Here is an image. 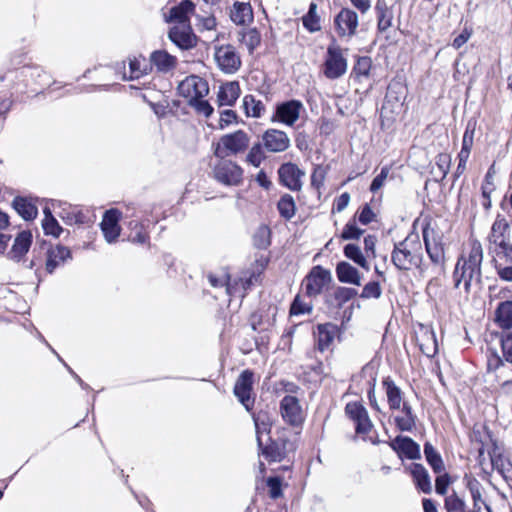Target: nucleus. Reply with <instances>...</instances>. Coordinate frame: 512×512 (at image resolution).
I'll return each instance as SVG.
<instances>
[{"instance_id": "f257e3e1", "label": "nucleus", "mask_w": 512, "mask_h": 512, "mask_svg": "<svg viewBox=\"0 0 512 512\" xmlns=\"http://www.w3.org/2000/svg\"><path fill=\"white\" fill-rule=\"evenodd\" d=\"M260 454L268 462H281L289 452L296 449L294 443L289 439V431L282 428L277 431V437H268L267 443L264 444L261 437H258L257 443Z\"/></svg>"}, {"instance_id": "f03ea898", "label": "nucleus", "mask_w": 512, "mask_h": 512, "mask_svg": "<svg viewBox=\"0 0 512 512\" xmlns=\"http://www.w3.org/2000/svg\"><path fill=\"white\" fill-rule=\"evenodd\" d=\"M250 144V137L244 130H237L233 133L221 136L218 143L213 144V154L216 158L223 160L230 155H237L244 152Z\"/></svg>"}, {"instance_id": "7ed1b4c3", "label": "nucleus", "mask_w": 512, "mask_h": 512, "mask_svg": "<svg viewBox=\"0 0 512 512\" xmlns=\"http://www.w3.org/2000/svg\"><path fill=\"white\" fill-rule=\"evenodd\" d=\"M414 245L418 247L417 250L421 249L419 243ZM391 260L398 270L408 271L412 266L420 268L423 256L420 251H414L412 248H409L408 239L406 238L394 244Z\"/></svg>"}, {"instance_id": "20e7f679", "label": "nucleus", "mask_w": 512, "mask_h": 512, "mask_svg": "<svg viewBox=\"0 0 512 512\" xmlns=\"http://www.w3.org/2000/svg\"><path fill=\"white\" fill-rule=\"evenodd\" d=\"M347 66V59L343 56L341 47L336 44L335 37L332 36L323 63V74L326 78L335 80L346 73Z\"/></svg>"}, {"instance_id": "39448f33", "label": "nucleus", "mask_w": 512, "mask_h": 512, "mask_svg": "<svg viewBox=\"0 0 512 512\" xmlns=\"http://www.w3.org/2000/svg\"><path fill=\"white\" fill-rule=\"evenodd\" d=\"M333 282L331 271L321 265L313 266L303 279L302 285L308 297L322 294L324 288Z\"/></svg>"}, {"instance_id": "423d86ee", "label": "nucleus", "mask_w": 512, "mask_h": 512, "mask_svg": "<svg viewBox=\"0 0 512 512\" xmlns=\"http://www.w3.org/2000/svg\"><path fill=\"white\" fill-rule=\"evenodd\" d=\"M254 372L250 369L243 370L234 385L233 393L244 408L251 412L255 398L252 397Z\"/></svg>"}, {"instance_id": "0eeeda50", "label": "nucleus", "mask_w": 512, "mask_h": 512, "mask_svg": "<svg viewBox=\"0 0 512 512\" xmlns=\"http://www.w3.org/2000/svg\"><path fill=\"white\" fill-rule=\"evenodd\" d=\"M214 178L221 184L226 186H237L242 182L243 169L231 160L220 161L214 166Z\"/></svg>"}, {"instance_id": "6e6552de", "label": "nucleus", "mask_w": 512, "mask_h": 512, "mask_svg": "<svg viewBox=\"0 0 512 512\" xmlns=\"http://www.w3.org/2000/svg\"><path fill=\"white\" fill-rule=\"evenodd\" d=\"M346 416L355 424V433L358 435L368 434L372 427V421L367 409L359 401L348 402L345 406Z\"/></svg>"}, {"instance_id": "1a4fd4ad", "label": "nucleus", "mask_w": 512, "mask_h": 512, "mask_svg": "<svg viewBox=\"0 0 512 512\" xmlns=\"http://www.w3.org/2000/svg\"><path fill=\"white\" fill-rule=\"evenodd\" d=\"M303 109V104L300 100L290 99L276 104L275 113L272 116V122H281L288 126L294 123L300 117V111Z\"/></svg>"}, {"instance_id": "9d476101", "label": "nucleus", "mask_w": 512, "mask_h": 512, "mask_svg": "<svg viewBox=\"0 0 512 512\" xmlns=\"http://www.w3.org/2000/svg\"><path fill=\"white\" fill-rule=\"evenodd\" d=\"M422 237L425 245L426 252L432 263L438 265L444 262V248L442 244V236L439 235L434 229L430 228L429 224L423 227Z\"/></svg>"}, {"instance_id": "9b49d317", "label": "nucleus", "mask_w": 512, "mask_h": 512, "mask_svg": "<svg viewBox=\"0 0 512 512\" xmlns=\"http://www.w3.org/2000/svg\"><path fill=\"white\" fill-rule=\"evenodd\" d=\"M358 24V14L350 8H342L334 17V26L339 37L355 36Z\"/></svg>"}, {"instance_id": "f8f14e48", "label": "nucleus", "mask_w": 512, "mask_h": 512, "mask_svg": "<svg viewBox=\"0 0 512 512\" xmlns=\"http://www.w3.org/2000/svg\"><path fill=\"white\" fill-rule=\"evenodd\" d=\"M279 183L291 191H300L303 183L301 178L305 172L301 170L295 163L285 162L278 168Z\"/></svg>"}, {"instance_id": "ddd939ff", "label": "nucleus", "mask_w": 512, "mask_h": 512, "mask_svg": "<svg viewBox=\"0 0 512 512\" xmlns=\"http://www.w3.org/2000/svg\"><path fill=\"white\" fill-rule=\"evenodd\" d=\"M389 446L399 458H407L409 460L421 459L420 445L409 436L397 435L389 443Z\"/></svg>"}, {"instance_id": "4468645a", "label": "nucleus", "mask_w": 512, "mask_h": 512, "mask_svg": "<svg viewBox=\"0 0 512 512\" xmlns=\"http://www.w3.org/2000/svg\"><path fill=\"white\" fill-rule=\"evenodd\" d=\"M358 295L355 288L345 286H335L331 291L326 289L324 292V304L329 310H339L345 303Z\"/></svg>"}, {"instance_id": "2eb2a0df", "label": "nucleus", "mask_w": 512, "mask_h": 512, "mask_svg": "<svg viewBox=\"0 0 512 512\" xmlns=\"http://www.w3.org/2000/svg\"><path fill=\"white\" fill-rule=\"evenodd\" d=\"M488 240L495 245L494 249H500L512 242V230L504 216L500 214L496 216Z\"/></svg>"}, {"instance_id": "dca6fc26", "label": "nucleus", "mask_w": 512, "mask_h": 512, "mask_svg": "<svg viewBox=\"0 0 512 512\" xmlns=\"http://www.w3.org/2000/svg\"><path fill=\"white\" fill-rule=\"evenodd\" d=\"M177 93L181 97L188 98L206 96L209 93L208 82L196 75H190L177 86Z\"/></svg>"}, {"instance_id": "f3484780", "label": "nucleus", "mask_w": 512, "mask_h": 512, "mask_svg": "<svg viewBox=\"0 0 512 512\" xmlns=\"http://www.w3.org/2000/svg\"><path fill=\"white\" fill-rule=\"evenodd\" d=\"M215 59L220 69L225 73H235L241 66V59L235 48L230 44L217 47Z\"/></svg>"}, {"instance_id": "a211bd4d", "label": "nucleus", "mask_w": 512, "mask_h": 512, "mask_svg": "<svg viewBox=\"0 0 512 512\" xmlns=\"http://www.w3.org/2000/svg\"><path fill=\"white\" fill-rule=\"evenodd\" d=\"M120 219L121 212L116 208H111L104 212L102 222L100 223V227L105 240L110 244L116 242V240L120 236Z\"/></svg>"}, {"instance_id": "6ab92c4d", "label": "nucleus", "mask_w": 512, "mask_h": 512, "mask_svg": "<svg viewBox=\"0 0 512 512\" xmlns=\"http://www.w3.org/2000/svg\"><path fill=\"white\" fill-rule=\"evenodd\" d=\"M280 412L284 421L289 425L298 427L303 422L302 409L297 397L286 395L280 401Z\"/></svg>"}, {"instance_id": "aec40b11", "label": "nucleus", "mask_w": 512, "mask_h": 512, "mask_svg": "<svg viewBox=\"0 0 512 512\" xmlns=\"http://www.w3.org/2000/svg\"><path fill=\"white\" fill-rule=\"evenodd\" d=\"M262 143L265 150L270 153L284 152L290 147L288 135L282 130L272 128L262 134Z\"/></svg>"}, {"instance_id": "412c9836", "label": "nucleus", "mask_w": 512, "mask_h": 512, "mask_svg": "<svg viewBox=\"0 0 512 512\" xmlns=\"http://www.w3.org/2000/svg\"><path fill=\"white\" fill-rule=\"evenodd\" d=\"M169 40L181 50H190L197 45L198 38L193 33L191 24L180 28L173 26L168 31Z\"/></svg>"}, {"instance_id": "4be33fe9", "label": "nucleus", "mask_w": 512, "mask_h": 512, "mask_svg": "<svg viewBox=\"0 0 512 512\" xmlns=\"http://www.w3.org/2000/svg\"><path fill=\"white\" fill-rule=\"evenodd\" d=\"M483 260V250L480 243L474 244L471 248L467 259L464 258L461 264L469 269L468 278L466 280V292L470 291L471 282L475 276L481 277V263Z\"/></svg>"}, {"instance_id": "5701e85b", "label": "nucleus", "mask_w": 512, "mask_h": 512, "mask_svg": "<svg viewBox=\"0 0 512 512\" xmlns=\"http://www.w3.org/2000/svg\"><path fill=\"white\" fill-rule=\"evenodd\" d=\"M195 7L192 0H182L179 4L171 7L168 14H164V21L187 26L190 24V15L195 12Z\"/></svg>"}, {"instance_id": "b1692460", "label": "nucleus", "mask_w": 512, "mask_h": 512, "mask_svg": "<svg viewBox=\"0 0 512 512\" xmlns=\"http://www.w3.org/2000/svg\"><path fill=\"white\" fill-rule=\"evenodd\" d=\"M33 242V235L30 230L20 231L14 240L12 248L8 253L12 260L19 262L29 251Z\"/></svg>"}, {"instance_id": "393cba45", "label": "nucleus", "mask_w": 512, "mask_h": 512, "mask_svg": "<svg viewBox=\"0 0 512 512\" xmlns=\"http://www.w3.org/2000/svg\"><path fill=\"white\" fill-rule=\"evenodd\" d=\"M335 273L338 281L343 284L360 286L362 275L359 270L347 261L336 264Z\"/></svg>"}, {"instance_id": "a878e982", "label": "nucleus", "mask_w": 512, "mask_h": 512, "mask_svg": "<svg viewBox=\"0 0 512 512\" xmlns=\"http://www.w3.org/2000/svg\"><path fill=\"white\" fill-rule=\"evenodd\" d=\"M45 257V269L47 273L53 274L56 268L59 267L61 263H64L67 260L72 259V253L68 247L63 246L61 244H57L55 246V249L49 250L48 255H46Z\"/></svg>"}, {"instance_id": "bb28decb", "label": "nucleus", "mask_w": 512, "mask_h": 512, "mask_svg": "<svg viewBox=\"0 0 512 512\" xmlns=\"http://www.w3.org/2000/svg\"><path fill=\"white\" fill-rule=\"evenodd\" d=\"M230 19L238 26H246L253 22V9L249 2L236 1L230 11Z\"/></svg>"}, {"instance_id": "cd10ccee", "label": "nucleus", "mask_w": 512, "mask_h": 512, "mask_svg": "<svg viewBox=\"0 0 512 512\" xmlns=\"http://www.w3.org/2000/svg\"><path fill=\"white\" fill-rule=\"evenodd\" d=\"M240 86L237 81L224 83L220 86L217 94L219 106H233L240 96Z\"/></svg>"}, {"instance_id": "c85d7f7f", "label": "nucleus", "mask_w": 512, "mask_h": 512, "mask_svg": "<svg viewBox=\"0 0 512 512\" xmlns=\"http://www.w3.org/2000/svg\"><path fill=\"white\" fill-rule=\"evenodd\" d=\"M410 472L416 488L425 494H430L432 485L427 469L420 463H412Z\"/></svg>"}, {"instance_id": "c756f323", "label": "nucleus", "mask_w": 512, "mask_h": 512, "mask_svg": "<svg viewBox=\"0 0 512 512\" xmlns=\"http://www.w3.org/2000/svg\"><path fill=\"white\" fill-rule=\"evenodd\" d=\"M407 95L406 85L398 79H393L387 86L383 108L386 104H402Z\"/></svg>"}, {"instance_id": "7c9ffc66", "label": "nucleus", "mask_w": 512, "mask_h": 512, "mask_svg": "<svg viewBox=\"0 0 512 512\" xmlns=\"http://www.w3.org/2000/svg\"><path fill=\"white\" fill-rule=\"evenodd\" d=\"M151 64H153L158 72L167 73L174 69L177 65V58L169 54L166 50H156L150 55Z\"/></svg>"}, {"instance_id": "2f4dec72", "label": "nucleus", "mask_w": 512, "mask_h": 512, "mask_svg": "<svg viewBox=\"0 0 512 512\" xmlns=\"http://www.w3.org/2000/svg\"><path fill=\"white\" fill-rule=\"evenodd\" d=\"M12 207L25 221H32L38 215L37 206L23 196H16L12 201Z\"/></svg>"}, {"instance_id": "473e14b6", "label": "nucleus", "mask_w": 512, "mask_h": 512, "mask_svg": "<svg viewBox=\"0 0 512 512\" xmlns=\"http://www.w3.org/2000/svg\"><path fill=\"white\" fill-rule=\"evenodd\" d=\"M494 314V322L503 330L511 331L512 300H506L498 303Z\"/></svg>"}, {"instance_id": "72a5a7b5", "label": "nucleus", "mask_w": 512, "mask_h": 512, "mask_svg": "<svg viewBox=\"0 0 512 512\" xmlns=\"http://www.w3.org/2000/svg\"><path fill=\"white\" fill-rule=\"evenodd\" d=\"M382 384L386 392L389 408L391 410H399L403 402L401 389L390 376L385 377Z\"/></svg>"}, {"instance_id": "f704fd0d", "label": "nucleus", "mask_w": 512, "mask_h": 512, "mask_svg": "<svg viewBox=\"0 0 512 512\" xmlns=\"http://www.w3.org/2000/svg\"><path fill=\"white\" fill-rule=\"evenodd\" d=\"M337 330V325L332 323L317 325V347L321 352L325 351L331 345Z\"/></svg>"}, {"instance_id": "c9c22d12", "label": "nucleus", "mask_w": 512, "mask_h": 512, "mask_svg": "<svg viewBox=\"0 0 512 512\" xmlns=\"http://www.w3.org/2000/svg\"><path fill=\"white\" fill-rule=\"evenodd\" d=\"M252 419L255 425L256 441L263 433L270 434L273 424V417L268 410H260L252 413Z\"/></svg>"}, {"instance_id": "e433bc0d", "label": "nucleus", "mask_w": 512, "mask_h": 512, "mask_svg": "<svg viewBox=\"0 0 512 512\" xmlns=\"http://www.w3.org/2000/svg\"><path fill=\"white\" fill-rule=\"evenodd\" d=\"M375 10L377 14V29L379 32H385L392 26L393 12L387 6L385 0H377Z\"/></svg>"}, {"instance_id": "4c0bfd02", "label": "nucleus", "mask_w": 512, "mask_h": 512, "mask_svg": "<svg viewBox=\"0 0 512 512\" xmlns=\"http://www.w3.org/2000/svg\"><path fill=\"white\" fill-rule=\"evenodd\" d=\"M424 455L434 473L440 474L444 470L445 467L441 454L429 441L424 443Z\"/></svg>"}, {"instance_id": "58836bf2", "label": "nucleus", "mask_w": 512, "mask_h": 512, "mask_svg": "<svg viewBox=\"0 0 512 512\" xmlns=\"http://www.w3.org/2000/svg\"><path fill=\"white\" fill-rule=\"evenodd\" d=\"M343 253L346 258L353 261L359 267L369 270L368 261L357 244H346L343 248Z\"/></svg>"}, {"instance_id": "ea45409f", "label": "nucleus", "mask_w": 512, "mask_h": 512, "mask_svg": "<svg viewBox=\"0 0 512 512\" xmlns=\"http://www.w3.org/2000/svg\"><path fill=\"white\" fill-rule=\"evenodd\" d=\"M277 209L282 218L290 220L296 213V203L292 195L285 193L283 194L278 203Z\"/></svg>"}, {"instance_id": "a19ab883", "label": "nucleus", "mask_w": 512, "mask_h": 512, "mask_svg": "<svg viewBox=\"0 0 512 512\" xmlns=\"http://www.w3.org/2000/svg\"><path fill=\"white\" fill-rule=\"evenodd\" d=\"M243 109L247 117L259 118L265 110L261 100H257L253 95H246L243 98Z\"/></svg>"}, {"instance_id": "79ce46f5", "label": "nucleus", "mask_w": 512, "mask_h": 512, "mask_svg": "<svg viewBox=\"0 0 512 512\" xmlns=\"http://www.w3.org/2000/svg\"><path fill=\"white\" fill-rule=\"evenodd\" d=\"M253 246L260 250H266L271 245V230L266 225L257 228L252 237Z\"/></svg>"}, {"instance_id": "37998d69", "label": "nucleus", "mask_w": 512, "mask_h": 512, "mask_svg": "<svg viewBox=\"0 0 512 512\" xmlns=\"http://www.w3.org/2000/svg\"><path fill=\"white\" fill-rule=\"evenodd\" d=\"M240 41L244 42L250 54L261 44V34L257 28H250L247 33L240 32Z\"/></svg>"}, {"instance_id": "c03bdc74", "label": "nucleus", "mask_w": 512, "mask_h": 512, "mask_svg": "<svg viewBox=\"0 0 512 512\" xmlns=\"http://www.w3.org/2000/svg\"><path fill=\"white\" fill-rule=\"evenodd\" d=\"M265 147L263 146L262 141L255 143L249 150L246 161L254 167H259L263 160L267 158L265 152Z\"/></svg>"}, {"instance_id": "a18cd8bd", "label": "nucleus", "mask_w": 512, "mask_h": 512, "mask_svg": "<svg viewBox=\"0 0 512 512\" xmlns=\"http://www.w3.org/2000/svg\"><path fill=\"white\" fill-rule=\"evenodd\" d=\"M204 97L205 96L191 97L187 103L190 107L194 108L198 114H202L208 118L213 114L214 108L209 101L203 99Z\"/></svg>"}, {"instance_id": "49530a36", "label": "nucleus", "mask_w": 512, "mask_h": 512, "mask_svg": "<svg viewBox=\"0 0 512 512\" xmlns=\"http://www.w3.org/2000/svg\"><path fill=\"white\" fill-rule=\"evenodd\" d=\"M364 232H365V230L359 228L356 225L355 218H353L345 224V226L340 234V238L344 241L358 240L364 234Z\"/></svg>"}, {"instance_id": "de8ad7c7", "label": "nucleus", "mask_w": 512, "mask_h": 512, "mask_svg": "<svg viewBox=\"0 0 512 512\" xmlns=\"http://www.w3.org/2000/svg\"><path fill=\"white\" fill-rule=\"evenodd\" d=\"M444 507L448 512H466V503L455 491L445 498Z\"/></svg>"}, {"instance_id": "09e8293b", "label": "nucleus", "mask_w": 512, "mask_h": 512, "mask_svg": "<svg viewBox=\"0 0 512 512\" xmlns=\"http://www.w3.org/2000/svg\"><path fill=\"white\" fill-rule=\"evenodd\" d=\"M483 429H484L486 435L489 437L491 444H492V447L488 452L492 467H497L499 462L502 461L503 455L500 452L497 440L493 438V434H492L491 430L486 425L483 426Z\"/></svg>"}, {"instance_id": "8fccbe9b", "label": "nucleus", "mask_w": 512, "mask_h": 512, "mask_svg": "<svg viewBox=\"0 0 512 512\" xmlns=\"http://www.w3.org/2000/svg\"><path fill=\"white\" fill-rule=\"evenodd\" d=\"M499 337L503 358L512 364V331L501 332Z\"/></svg>"}, {"instance_id": "3c124183", "label": "nucleus", "mask_w": 512, "mask_h": 512, "mask_svg": "<svg viewBox=\"0 0 512 512\" xmlns=\"http://www.w3.org/2000/svg\"><path fill=\"white\" fill-rule=\"evenodd\" d=\"M282 478L280 476H269L266 479L268 487V494L271 499H278L283 495L282 491Z\"/></svg>"}, {"instance_id": "603ef678", "label": "nucleus", "mask_w": 512, "mask_h": 512, "mask_svg": "<svg viewBox=\"0 0 512 512\" xmlns=\"http://www.w3.org/2000/svg\"><path fill=\"white\" fill-rule=\"evenodd\" d=\"M382 295V288L379 281H370L362 289L359 295L362 299H379Z\"/></svg>"}, {"instance_id": "864d4df0", "label": "nucleus", "mask_w": 512, "mask_h": 512, "mask_svg": "<svg viewBox=\"0 0 512 512\" xmlns=\"http://www.w3.org/2000/svg\"><path fill=\"white\" fill-rule=\"evenodd\" d=\"M464 260V256L458 258L454 272H453V280L454 287L459 288L462 281H464V288L466 289V280L468 278L469 269H466L461 262Z\"/></svg>"}, {"instance_id": "5fc2aeb1", "label": "nucleus", "mask_w": 512, "mask_h": 512, "mask_svg": "<svg viewBox=\"0 0 512 512\" xmlns=\"http://www.w3.org/2000/svg\"><path fill=\"white\" fill-rule=\"evenodd\" d=\"M42 228L45 235H50L54 238H58L64 231L55 217H51L50 219H43Z\"/></svg>"}, {"instance_id": "6e6d98bb", "label": "nucleus", "mask_w": 512, "mask_h": 512, "mask_svg": "<svg viewBox=\"0 0 512 512\" xmlns=\"http://www.w3.org/2000/svg\"><path fill=\"white\" fill-rule=\"evenodd\" d=\"M417 417L395 416L394 423L400 432H412L416 427Z\"/></svg>"}, {"instance_id": "4d7b16f0", "label": "nucleus", "mask_w": 512, "mask_h": 512, "mask_svg": "<svg viewBox=\"0 0 512 512\" xmlns=\"http://www.w3.org/2000/svg\"><path fill=\"white\" fill-rule=\"evenodd\" d=\"M312 311V305L306 304L302 301L300 295H296L290 305V316H298L302 314H309Z\"/></svg>"}, {"instance_id": "13d9d810", "label": "nucleus", "mask_w": 512, "mask_h": 512, "mask_svg": "<svg viewBox=\"0 0 512 512\" xmlns=\"http://www.w3.org/2000/svg\"><path fill=\"white\" fill-rule=\"evenodd\" d=\"M372 65V60L368 56L358 57L357 61L353 67V73L356 76H365L369 75L370 69Z\"/></svg>"}, {"instance_id": "bf43d9fd", "label": "nucleus", "mask_w": 512, "mask_h": 512, "mask_svg": "<svg viewBox=\"0 0 512 512\" xmlns=\"http://www.w3.org/2000/svg\"><path fill=\"white\" fill-rule=\"evenodd\" d=\"M54 249H55V246H53L51 242L37 237L35 246L32 250V255L34 256V258L41 259L42 256L48 255L49 250H54Z\"/></svg>"}, {"instance_id": "052dcab7", "label": "nucleus", "mask_w": 512, "mask_h": 512, "mask_svg": "<svg viewBox=\"0 0 512 512\" xmlns=\"http://www.w3.org/2000/svg\"><path fill=\"white\" fill-rule=\"evenodd\" d=\"M239 122H243L239 119L236 111L231 109H226L221 112L220 120H219V129L223 130L232 123L238 124Z\"/></svg>"}, {"instance_id": "680f3d73", "label": "nucleus", "mask_w": 512, "mask_h": 512, "mask_svg": "<svg viewBox=\"0 0 512 512\" xmlns=\"http://www.w3.org/2000/svg\"><path fill=\"white\" fill-rule=\"evenodd\" d=\"M328 170L329 166L323 167L321 165H317L311 174V185L319 189L324 183Z\"/></svg>"}, {"instance_id": "e2e57ef3", "label": "nucleus", "mask_w": 512, "mask_h": 512, "mask_svg": "<svg viewBox=\"0 0 512 512\" xmlns=\"http://www.w3.org/2000/svg\"><path fill=\"white\" fill-rule=\"evenodd\" d=\"M435 163L441 172V179H444L450 170L451 156L447 153H439L435 158Z\"/></svg>"}, {"instance_id": "0e129e2a", "label": "nucleus", "mask_w": 512, "mask_h": 512, "mask_svg": "<svg viewBox=\"0 0 512 512\" xmlns=\"http://www.w3.org/2000/svg\"><path fill=\"white\" fill-rule=\"evenodd\" d=\"M451 483L452 479L448 473L438 475L435 479V492L442 496L445 495Z\"/></svg>"}, {"instance_id": "69168bd1", "label": "nucleus", "mask_w": 512, "mask_h": 512, "mask_svg": "<svg viewBox=\"0 0 512 512\" xmlns=\"http://www.w3.org/2000/svg\"><path fill=\"white\" fill-rule=\"evenodd\" d=\"M357 218H358V221L360 222V224L362 225H368L370 224L372 221L375 220L376 218V214L373 212L371 206L369 203H365L364 205H362V207L360 208V211L359 213L357 214Z\"/></svg>"}, {"instance_id": "338daca9", "label": "nucleus", "mask_w": 512, "mask_h": 512, "mask_svg": "<svg viewBox=\"0 0 512 512\" xmlns=\"http://www.w3.org/2000/svg\"><path fill=\"white\" fill-rule=\"evenodd\" d=\"M320 17L318 15H309L305 14L302 17L303 26L310 32L315 33L321 30V26L319 24Z\"/></svg>"}, {"instance_id": "774afa93", "label": "nucleus", "mask_w": 512, "mask_h": 512, "mask_svg": "<svg viewBox=\"0 0 512 512\" xmlns=\"http://www.w3.org/2000/svg\"><path fill=\"white\" fill-rule=\"evenodd\" d=\"M389 173L388 167H383L380 171V173L372 180L370 184V191L372 193L377 192L384 184V181L386 180Z\"/></svg>"}]
</instances>
